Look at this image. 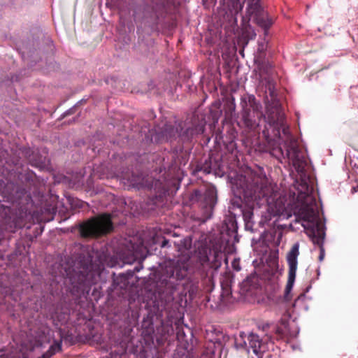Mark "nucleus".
Segmentation results:
<instances>
[{
    "label": "nucleus",
    "instance_id": "nucleus-1",
    "mask_svg": "<svg viewBox=\"0 0 358 358\" xmlns=\"http://www.w3.org/2000/svg\"><path fill=\"white\" fill-rule=\"evenodd\" d=\"M203 276L200 268L195 270L190 266L188 255H182L176 260H169L166 263L156 283L155 299L150 312L152 318L155 316L159 320L161 328L158 331H160L163 338L173 333V319L176 314L173 307V294L180 282L186 280L194 285Z\"/></svg>",
    "mask_w": 358,
    "mask_h": 358
},
{
    "label": "nucleus",
    "instance_id": "nucleus-2",
    "mask_svg": "<svg viewBox=\"0 0 358 358\" xmlns=\"http://www.w3.org/2000/svg\"><path fill=\"white\" fill-rule=\"evenodd\" d=\"M271 103L266 104V119L270 127L273 128L274 137H280V130L287 136L284 143L285 155L298 173H303L307 159L303 150L299 148L298 141L289 134V128L285 125V117L281 106L276 98V94L271 85L268 87Z\"/></svg>",
    "mask_w": 358,
    "mask_h": 358
},
{
    "label": "nucleus",
    "instance_id": "nucleus-3",
    "mask_svg": "<svg viewBox=\"0 0 358 358\" xmlns=\"http://www.w3.org/2000/svg\"><path fill=\"white\" fill-rule=\"evenodd\" d=\"M298 189L295 213L303 221L302 225L312 236L313 243L318 245L320 249L323 248L324 225L319 215L316 199L313 195V188L306 181H302Z\"/></svg>",
    "mask_w": 358,
    "mask_h": 358
},
{
    "label": "nucleus",
    "instance_id": "nucleus-4",
    "mask_svg": "<svg viewBox=\"0 0 358 358\" xmlns=\"http://www.w3.org/2000/svg\"><path fill=\"white\" fill-rule=\"evenodd\" d=\"M60 273L69 280L71 285L70 291L76 296L88 294L100 275L98 265L92 263L89 255H80L75 261L68 260L62 264Z\"/></svg>",
    "mask_w": 358,
    "mask_h": 358
},
{
    "label": "nucleus",
    "instance_id": "nucleus-5",
    "mask_svg": "<svg viewBox=\"0 0 358 358\" xmlns=\"http://www.w3.org/2000/svg\"><path fill=\"white\" fill-rule=\"evenodd\" d=\"M235 185L240 194L248 201H258L272 196L273 188L268 178L261 171L259 173L249 170L238 176Z\"/></svg>",
    "mask_w": 358,
    "mask_h": 358
},
{
    "label": "nucleus",
    "instance_id": "nucleus-6",
    "mask_svg": "<svg viewBox=\"0 0 358 358\" xmlns=\"http://www.w3.org/2000/svg\"><path fill=\"white\" fill-rule=\"evenodd\" d=\"M241 120L238 124L241 127H245L249 131L255 130L259 122L255 117V113H260V117L266 116L261 111L262 105L257 101L253 94H245L241 98Z\"/></svg>",
    "mask_w": 358,
    "mask_h": 358
},
{
    "label": "nucleus",
    "instance_id": "nucleus-7",
    "mask_svg": "<svg viewBox=\"0 0 358 358\" xmlns=\"http://www.w3.org/2000/svg\"><path fill=\"white\" fill-rule=\"evenodd\" d=\"M113 229L110 216L103 214L82 223L79 231L83 238H97L110 233Z\"/></svg>",
    "mask_w": 358,
    "mask_h": 358
},
{
    "label": "nucleus",
    "instance_id": "nucleus-8",
    "mask_svg": "<svg viewBox=\"0 0 358 358\" xmlns=\"http://www.w3.org/2000/svg\"><path fill=\"white\" fill-rule=\"evenodd\" d=\"M299 255V244L294 243L287 255V261L289 266L288 280L285 291V299L287 301L290 300L289 294L292 289L297 269V257Z\"/></svg>",
    "mask_w": 358,
    "mask_h": 358
},
{
    "label": "nucleus",
    "instance_id": "nucleus-9",
    "mask_svg": "<svg viewBox=\"0 0 358 358\" xmlns=\"http://www.w3.org/2000/svg\"><path fill=\"white\" fill-rule=\"evenodd\" d=\"M213 252V260L209 263L210 257L209 255H211L212 250L207 248H203L199 251L198 260L200 266L204 267L205 264H208L210 268L217 270L221 266L222 254L218 250H214Z\"/></svg>",
    "mask_w": 358,
    "mask_h": 358
},
{
    "label": "nucleus",
    "instance_id": "nucleus-10",
    "mask_svg": "<svg viewBox=\"0 0 358 358\" xmlns=\"http://www.w3.org/2000/svg\"><path fill=\"white\" fill-rule=\"evenodd\" d=\"M184 123L182 122H176L174 125L170 123H166L161 129L159 134L166 140H173L179 137L180 130L184 129Z\"/></svg>",
    "mask_w": 358,
    "mask_h": 358
},
{
    "label": "nucleus",
    "instance_id": "nucleus-11",
    "mask_svg": "<svg viewBox=\"0 0 358 358\" xmlns=\"http://www.w3.org/2000/svg\"><path fill=\"white\" fill-rule=\"evenodd\" d=\"M217 203V191L214 187L207 188L204 193V208L208 213L206 218L212 215L213 208Z\"/></svg>",
    "mask_w": 358,
    "mask_h": 358
},
{
    "label": "nucleus",
    "instance_id": "nucleus-12",
    "mask_svg": "<svg viewBox=\"0 0 358 358\" xmlns=\"http://www.w3.org/2000/svg\"><path fill=\"white\" fill-rule=\"evenodd\" d=\"M252 16L256 24L264 29V36H267L268 34V29L273 24V18L264 10Z\"/></svg>",
    "mask_w": 358,
    "mask_h": 358
},
{
    "label": "nucleus",
    "instance_id": "nucleus-13",
    "mask_svg": "<svg viewBox=\"0 0 358 358\" xmlns=\"http://www.w3.org/2000/svg\"><path fill=\"white\" fill-rule=\"evenodd\" d=\"M204 130L203 124H197L194 127H187L185 131L180 130L179 137L183 142L189 141L195 135L203 133Z\"/></svg>",
    "mask_w": 358,
    "mask_h": 358
},
{
    "label": "nucleus",
    "instance_id": "nucleus-14",
    "mask_svg": "<svg viewBox=\"0 0 358 358\" xmlns=\"http://www.w3.org/2000/svg\"><path fill=\"white\" fill-rule=\"evenodd\" d=\"M249 348L257 356V358H262L261 352L264 351V344L258 335L251 333L248 336Z\"/></svg>",
    "mask_w": 358,
    "mask_h": 358
},
{
    "label": "nucleus",
    "instance_id": "nucleus-15",
    "mask_svg": "<svg viewBox=\"0 0 358 358\" xmlns=\"http://www.w3.org/2000/svg\"><path fill=\"white\" fill-rule=\"evenodd\" d=\"M134 249V252L132 256L127 261V263H131V262L135 261L138 258H139L141 256V254L143 253V250L145 248L143 247V244L141 243L139 246L137 247L136 249Z\"/></svg>",
    "mask_w": 358,
    "mask_h": 358
},
{
    "label": "nucleus",
    "instance_id": "nucleus-16",
    "mask_svg": "<svg viewBox=\"0 0 358 358\" xmlns=\"http://www.w3.org/2000/svg\"><path fill=\"white\" fill-rule=\"evenodd\" d=\"M62 351V341H55L54 343L50 345L48 352L50 354V355L53 356L57 352Z\"/></svg>",
    "mask_w": 358,
    "mask_h": 358
},
{
    "label": "nucleus",
    "instance_id": "nucleus-17",
    "mask_svg": "<svg viewBox=\"0 0 358 358\" xmlns=\"http://www.w3.org/2000/svg\"><path fill=\"white\" fill-rule=\"evenodd\" d=\"M282 324L284 325V328L282 327H277L276 329V333L279 334L280 336H283L285 334V329L287 327V322L285 320H281Z\"/></svg>",
    "mask_w": 358,
    "mask_h": 358
},
{
    "label": "nucleus",
    "instance_id": "nucleus-18",
    "mask_svg": "<svg viewBox=\"0 0 358 358\" xmlns=\"http://www.w3.org/2000/svg\"><path fill=\"white\" fill-rule=\"evenodd\" d=\"M29 160L30 162L35 166H40L42 164L45 163V159H42V157H40L38 159H35L33 158H31V156L29 155Z\"/></svg>",
    "mask_w": 358,
    "mask_h": 358
},
{
    "label": "nucleus",
    "instance_id": "nucleus-19",
    "mask_svg": "<svg viewBox=\"0 0 358 358\" xmlns=\"http://www.w3.org/2000/svg\"><path fill=\"white\" fill-rule=\"evenodd\" d=\"M306 297V294L304 293L301 294L294 301V306H296L299 301H303Z\"/></svg>",
    "mask_w": 358,
    "mask_h": 358
},
{
    "label": "nucleus",
    "instance_id": "nucleus-20",
    "mask_svg": "<svg viewBox=\"0 0 358 358\" xmlns=\"http://www.w3.org/2000/svg\"><path fill=\"white\" fill-rule=\"evenodd\" d=\"M324 255H325V252H324V248H320V255H319V257H318V259L320 262H322L323 261L324 258Z\"/></svg>",
    "mask_w": 358,
    "mask_h": 358
},
{
    "label": "nucleus",
    "instance_id": "nucleus-21",
    "mask_svg": "<svg viewBox=\"0 0 358 358\" xmlns=\"http://www.w3.org/2000/svg\"><path fill=\"white\" fill-rule=\"evenodd\" d=\"M236 344L238 348H245L247 345L245 341H243V343H238V341H236Z\"/></svg>",
    "mask_w": 358,
    "mask_h": 358
},
{
    "label": "nucleus",
    "instance_id": "nucleus-22",
    "mask_svg": "<svg viewBox=\"0 0 358 358\" xmlns=\"http://www.w3.org/2000/svg\"><path fill=\"white\" fill-rule=\"evenodd\" d=\"M169 240H167V239H165V238H164V239L162 241V242L161 247H162V248H165V247L168 246V245H169Z\"/></svg>",
    "mask_w": 358,
    "mask_h": 358
},
{
    "label": "nucleus",
    "instance_id": "nucleus-23",
    "mask_svg": "<svg viewBox=\"0 0 358 358\" xmlns=\"http://www.w3.org/2000/svg\"><path fill=\"white\" fill-rule=\"evenodd\" d=\"M51 357L52 355H50V354L47 351L38 358H50Z\"/></svg>",
    "mask_w": 358,
    "mask_h": 358
},
{
    "label": "nucleus",
    "instance_id": "nucleus-24",
    "mask_svg": "<svg viewBox=\"0 0 358 358\" xmlns=\"http://www.w3.org/2000/svg\"><path fill=\"white\" fill-rule=\"evenodd\" d=\"M232 266H233V268L235 270H236V271H240L241 270V267L238 264H236L235 262H233Z\"/></svg>",
    "mask_w": 358,
    "mask_h": 358
},
{
    "label": "nucleus",
    "instance_id": "nucleus-25",
    "mask_svg": "<svg viewBox=\"0 0 358 358\" xmlns=\"http://www.w3.org/2000/svg\"><path fill=\"white\" fill-rule=\"evenodd\" d=\"M263 134H264V135L266 137L268 136V135H269L268 130L267 129H264V130L263 131Z\"/></svg>",
    "mask_w": 358,
    "mask_h": 358
},
{
    "label": "nucleus",
    "instance_id": "nucleus-26",
    "mask_svg": "<svg viewBox=\"0 0 358 358\" xmlns=\"http://www.w3.org/2000/svg\"><path fill=\"white\" fill-rule=\"evenodd\" d=\"M141 268H142V266L141 267L136 266L134 268V271L138 272Z\"/></svg>",
    "mask_w": 358,
    "mask_h": 358
},
{
    "label": "nucleus",
    "instance_id": "nucleus-27",
    "mask_svg": "<svg viewBox=\"0 0 358 358\" xmlns=\"http://www.w3.org/2000/svg\"><path fill=\"white\" fill-rule=\"evenodd\" d=\"M357 191L356 188L355 187H353L352 189V193H355V192Z\"/></svg>",
    "mask_w": 358,
    "mask_h": 358
},
{
    "label": "nucleus",
    "instance_id": "nucleus-28",
    "mask_svg": "<svg viewBox=\"0 0 358 358\" xmlns=\"http://www.w3.org/2000/svg\"><path fill=\"white\" fill-rule=\"evenodd\" d=\"M243 334H244L243 333H241V334H240V337H241V338H243Z\"/></svg>",
    "mask_w": 358,
    "mask_h": 358
},
{
    "label": "nucleus",
    "instance_id": "nucleus-29",
    "mask_svg": "<svg viewBox=\"0 0 358 358\" xmlns=\"http://www.w3.org/2000/svg\"><path fill=\"white\" fill-rule=\"evenodd\" d=\"M248 279H247V280L244 282V284H245V285H246V284H248Z\"/></svg>",
    "mask_w": 358,
    "mask_h": 358
},
{
    "label": "nucleus",
    "instance_id": "nucleus-30",
    "mask_svg": "<svg viewBox=\"0 0 358 358\" xmlns=\"http://www.w3.org/2000/svg\"><path fill=\"white\" fill-rule=\"evenodd\" d=\"M2 234V229L0 227V236Z\"/></svg>",
    "mask_w": 358,
    "mask_h": 358
},
{
    "label": "nucleus",
    "instance_id": "nucleus-31",
    "mask_svg": "<svg viewBox=\"0 0 358 358\" xmlns=\"http://www.w3.org/2000/svg\"><path fill=\"white\" fill-rule=\"evenodd\" d=\"M0 358H5V355H1V356L0 357Z\"/></svg>",
    "mask_w": 358,
    "mask_h": 358
},
{
    "label": "nucleus",
    "instance_id": "nucleus-32",
    "mask_svg": "<svg viewBox=\"0 0 358 358\" xmlns=\"http://www.w3.org/2000/svg\"><path fill=\"white\" fill-rule=\"evenodd\" d=\"M280 151L283 154L282 148H280Z\"/></svg>",
    "mask_w": 358,
    "mask_h": 358
},
{
    "label": "nucleus",
    "instance_id": "nucleus-33",
    "mask_svg": "<svg viewBox=\"0 0 358 358\" xmlns=\"http://www.w3.org/2000/svg\"><path fill=\"white\" fill-rule=\"evenodd\" d=\"M236 108V106L234 104V108H233V110H234Z\"/></svg>",
    "mask_w": 358,
    "mask_h": 358
},
{
    "label": "nucleus",
    "instance_id": "nucleus-34",
    "mask_svg": "<svg viewBox=\"0 0 358 358\" xmlns=\"http://www.w3.org/2000/svg\"><path fill=\"white\" fill-rule=\"evenodd\" d=\"M215 1H216V0H214Z\"/></svg>",
    "mask_w": 358,
    "mask_h": 358
},
{
    "label": "nucleus",
    "instance_id": "nucleus-35",
    "mask_svg": "<svg viewBox=\"0 0 358 358\" xmlns=\"http://www.w3.org/2000/svg\"><path fill=\"white\" fill-rule=\"evenodd\" d=\"M357 189H358V187H357Z\"/></svg>",
    "mask_w": 358,
    "mask_h": 358
}]
</instances>
